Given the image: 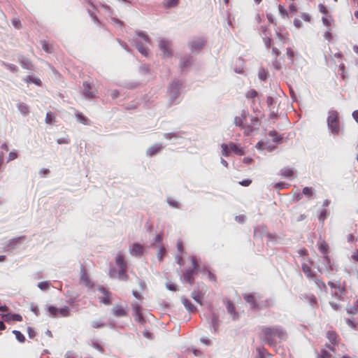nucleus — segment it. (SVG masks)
Returning a JSON list of instances; mask_svg holds the SVG:
<instances>
[{
    "mask_svg": "<svg viewBox=\"0 0 358 358\" xmlns=\"http://www.w3.org/2000/svg\"><path fill=\"white\" fill-rule=\"evenodd\" d=\"M278 10H279V13L281 15L282 17H283V18L288 17L287 11L286 10V9L282 6L279 5L278 6Z\"/></svg>",
    "mask_w": 358,
    "mask_h": 358,
    "instance_id": "nucleus-48",
    "label": "nucleus"
},
{
    "mask_svg": "<svg viewBox=\"0 0 358 358\" xmlns=\"http://www.w3.org/2000/svg\"><path fill=\"white\" fill-rule=\"evenodd\" d=\"M251 182H252L251 180L245 179V180H243L239 182V184L243 185V186H245L246 187V186L250 185L251 184Z\"/></svg>",
    "mask_w": 358,
    "mask_h": 358,
    "instance_id": "nucleus-62",
    "label": "nucleus"
},
{
    "mask_svg": "<svg viewBox=\"0 0 358 358\" xmlns=\"http://www.w3.org/2000/svg\"><path fill=\"white\" fill-rule=\"evenodd\" d=\"M98 290L104 296L103 297H99L100 302L106 305H110L111 301L109 297L108 292L103 287L101 286L98 287Z\"/></svg>",
    "mask_w": 358,
    "mask_h": 358,
    "instance_id": "nucleus-16",
    "label": "nucleus"
},
{
    "mask_svg": "<svg viewBox=\"0 0 358 358\" xmlns=\"http://www.w3.org/2000/svg\"><path fill=\"white\" fill-rule=\"evenodd\" d=\"M178 136H177L176 134L175 133H165L164 134V138L167 139V140H171L172 138H178Z\"/></svg>",
    "mask_w": 358,
    "mask_h": 358,
    "instance_id": "nucleus-51",
    "label": "nucleus"
},
{
    "mask_svg": "<svg viewBox=\"0 0 358 358\" xmlns=\"http://www.w3.org/2000/svg\"><path fill=\"white\" fill-rule=\"evenodd\" d=\"M324 38L328 41H330L331 39V34L330 33V29H328V30L324 34Z\"/></svg>",
    "mask_w": 358,
    "mask_h": 358,
    "instance_id": "nucleus-64",
    "label": "nucleus"
},
{
    "mask_svg": "<svg viewBox=\"0 0 358 358\" xmlns=\"http://www.w3.org/2000/svg\"><path fill=\"white\" fill-rule=\"evenodd\" d=\"M17 157L16 152H10L8 155V162L12 161Z\"/></svg>",
    "mask_w": 358,
    "mask_h": 358,
    "instance_id": "nucleus-57",
    "label": "nucleus"
},
{
    "mask_svg": "<svg viewBox=\"0 0 358 358\" xmlns=\"http://www.w3.org/2000/svg\"><path fill=\"white\" fill-rule=\"evenodd\" d=\"M115 263L120 268H127V264L124 259V257L121 253L117 254L115 257Z\"/></svg>",
    "mask_w": 358,
    "mask_h": 358,
    "instance_id": "nucleus-19",
    "label": "nucleus"
},
{
    "mask_svg": "<svg viewBox=\"0 0 358 358\" xmlns=\"http://www.w3.org/2000/svg\"><path fill=\"white\" fill-rule=\"evenodd\" d=\"M334 265L331 262L329 257L325 255L323 257L321 268H319L320 272H324L327 274H330L333 271H334Z\"/></svg>",
    "mask_w": 358,
    "mask_h": 358,
    "instance_id": "nucleus-8",
    "label": "nucleus"
},
{
    "mask_svg": "<svg viewBox=\"0 0 358 358\" xmlns=\"http://www.w3.org/2000/svg\"><path fill=\"white\" fill-rule=\"evenodd\" d=\"M322 20L324 26L329 27L331 25V18L330 16H323Z\"/></svg>",
    "mask_w": 358,
    "mask_h": 358,
    "instance_id": "nucleus-47",
    "label": "nucleus"
},
{
    "mask_svg": "<svg viewBox=\"0 0 358 358\" xmlns=\"http://www.w3.org/2000/svg\"><path fill=\"white\" fill-rule=\"evenodd\" d=\"M131 306L134 313L138 314L141 313V306L138 303H133Z\"/></svg>",
    "mask_w": 358,
    "mask_h": 358,
    "instance_id": "nucleus-55",
    "label": "nucleus"
},
{
    "mask_svg": "<svg viewBox=\"0 0 358 358\" xmlns=\"http://www.w3.org/2000/svg\"><path fill=\"white\" fill-rule=\"evenodd\" d=\"M164 148L161 143H155L148 148L146 150V155L148 157H153L159 152Z\"/></svg>",
    "mask_w": 358,
    "mask_h": 358,
    "instance_id": "nucleus-13",
    "label": "nucleus"
},
{
    "mask_svg": "<svg viewBox=\"0 0 358 358\" xmlns=\"http://www.w3.org/2000/svg\"><path fill=\"white\" fill-rule=\"evenodd\" d=\"M347 312L350 315H355L358 313V300L355 304L347 307Z\"/></svg>",
    "mask_w": 358,
    "mask_h": 358,
    "instance_id": "nucleus-29",
    "label": "nucleus"
},
{
    "mask_svg": "<svg viewBox=\"0 0 358 358\" xmlns=\"http://www.w3.org/2000/svg\"><path fill=\"white\" fill-rule=\"evenodd\" d=\"M12 24L17 29L20 28V21L17 18H14L12 20Z\"/></svg>",
    "mask_w": 358,
    "mask_h": 358,
    "instance_id": "nucleus-58",
    "label": "nucleus"
},
{
    "mask_svg": "<svg viewBox=\"0 0 358 358\" xmlns=\"http://www.w3.org/2000/svg\"><path fill=\"white\" fill-rule=\"evenodd\" d=\"M17 108L19 110V112L23 115V116H27L29 113V107L27 104H25L24 103H18L17 104Z\"/></svg>",
    "mask_w": 358,
    "mask_h": 358,
    "instance_id": "nucleus-22",
    "label": "nucleus"
},
{
    "mask_svg": "<svg viewBox=\"0 0 358 358\" xmlns=\"http://www.w3.org/2000/svg\"><path fill=\"white\" fill-rule=\"evenodd\" d=\"M327 126L334 135H337L340 131V124L338 120V114L335 110H330L327 117Z\"/></svg>",
    "mask_w": 358,
    "mask_h": 358,
    "instance_id": "nucleus-2",
    "label": "nucleus"
},
{
    "mask_svg": "<svg viewBox=\"0 0 358 358\" xmlns=\"http://www.w3.org/2000/svg\"><path fill=\"white\" fill-rule=\"evenodd\" d=\"M201 342L206 345H210L211 341L210 339L206 337L201 338L200 339Z\"/></svg>",
    "mask_w": 358,
    "mask_h": 358,
    "instance_id": "nucleus-60",
    "label": "nucleus"
},
{
    "mask_svg": "<svg viewBox=\"0 0 358 358\" xmlns=\"http://www.w3.org/2000/svg\"><path fill=\"white\" fill-rule=\"evenodd\" d=\"M205 44V40L203 38H193L189 42V47L192 52L201 50Z\"/></svg>",
    "mask_w": 358,
    "mask_h": 358,
    "instance_id": "nucleus-10",
    "label": "nucleus"
},
{
    "mask_svg": "<svg viewBox=\"0 0 358 358\" xmlns=\"http://www.w3.org/2000/svg\"><path fill=\"white\" fill-rule=\"evenodd\" d=\"M327 216V210H322L318 217L319 220L320 222H323L324 221V220L326 219Z\"/></svg>",
    "mask_w": 358,
    "mask_h": 358,
    "instance_id": "nucleus-53",
    "label": "nucleus"
},
{
    "mask_svg": "<svg viewBox=\"0 0 358 358\" xmlns=\"http://www.w3.org/2000/svg\"><path fill=\"white\" fill-rule=\"evenodd\" d=\"M318 358H331V354L325 350L321 351V355Z\"/></svg>",
    "mask_w": 358,
    "mask_h": 358,
    "instance_id": "nucleus-52",
    "label": "nucleus"
},
{
    "mask_svg": "<svg viewBox=\"0 0 358 358\" xmlns=\"http://www.w3.org/2000/svg\"><path fill=\"white\" fill-rule=\"evenodd\" d=\"M208 323L210 325V330L212 332L216 333L218 328V317L214 313L209 318H207Z\"/></svg>",
    "mask_w": 358,
    "mask_h": 358,
    "instance_id": "nucleus-15",
    "label": "nucleus"
},
{
    "mask_svg": "<svg viewBox=\"0 0 358 358\" xmlns=\"http://www.w3.org/2000/svg\"><path fill=\"white\" fill-rule=\"evenodd\" d=\"M90 325L92 328L99 329L106 327L107 324L103 321L102 319L94 320L90 322Z\"/></svg>",
    "mask_w": 358,
    "mask_h": 358,
    "instance_id": "nucleus-23",
    "label": "nucleus"
},
{
    "mask_svg": "<svg viewBox=\"0 0 358 358\" xmlns=\"http://www.w3.org/2000/svg\"><path fill=\"white\" fill-rule=\"evenodd\" d=\"M227 310L228 313L232 317V318L234 320L237 317V314L235 312L234 306L233 303L230 301H228L227 303Z\"/></svg>",
    "mask_w": 358,
    "mask_h": 358,
    "instance_id": "nucleus-24",
    "label": "nucleus"
},
{
    "mask_svg": "<svg viewBox=\"0 0 358 358\" xmlns=\"http://www.w3.org/2000/svg\"><path fill=\"white\" fill-rule=\"evenodd\" d=\"M244 299L248 303L252 308H259V305L257 303L255 296L252 294H245L244 295Z\"/></svg>",
    "mask_w": 358,
    "mask_h": 358,
    "instance_id": "nucleus-17",
    "label": "nucleus"
},
{
    "mask_svg": "<svg viewBox=\"0 0 358 358\" xmlns=\"http://www.w3.org/2000/svg\"><path fill=\"white\" fill-rule=\"evenodd\" d=\"M259 78L262 80H265L266 79V73L264 70H261L259 72Z\"/></svg>",
    "mask_w": 358,
    "mask_h": 358,
    "instance_id": "nucleus-56",
    "label": "nucleus"
},
{
    "mask_svg": "<svg viewBox=\"0 0 358 358\" xmlns=\"http://www.w3.org/2000/svg\"><path fill=\"white\" fill-rule=\"evenodd\" d=\"M302 270L305 275L310 279H313L315 281V283L319 287H324V289L327 288L326 285L321 280L317 279L314 275V273L312 272L311 268L310 266L308 264L303 263L302 264Z\"/></svg>",
    "mask_w": 358,
    "mask_h": 358,
    "instance_id": "nucleus-7",
    "label": "nucleus"
},
{
    "mask_svg": "<svg viewBox=\"0 0 358 358\" xmlns=\"http://www.w3.org/2000/svg\"><path fill=\"white\" fill-rule=\"evenodd\" d=\"M319 249L323 255H326L328 250V245L324 241H321L319 244Z\"/></svg>",
    "mask_w": 358,
    "mask_h": 358,
    "instance_id": "nucleus-38",
    "label": "nucleus"
},
{
    "mask_svg": "<svg viewBox=\"0 0 358 358\" xmlns=\"http://www.w3.org/2000/svg\"><path fill=\"white\" fill-rule=\"evenodd\" d=\"M303 195H305L310 199L315 193V190L312 187H306L303 189Z\"/></svg>",
    "mask_w": 358,
    "mask_h": 358,
    "instance_id": "nucleus-31",
    "label": "nucleus"
},
{
    "mask_svg": "<svg viewBox=\"0 0 358 358\" xmlns=\"http://www.w3.org/2000/svg\"><path fill=\"white\" fill-rule=\"evenodd\" d=\"M76 117L80 123L87 124V119L82 113H77Z\"/></svg>",
    "mask_w": 358,
    "mask_h": 358,
    "instance_id": "nucleus-40",
    "label": "nucleus"
},
{
    "mask_svg": "<svg viewBox=\"0 0 358 358\" xmlns=\"http://www.w3.org/2000/svg\"><path fill=\"white\" fill-rule=\"evenodd\" d=\"M263 338L268 345H272L286 338V333L280 327H264L262 329Z\"/></svg>",
    "mask_w": 358,
    "mask_h": 358,
    "instance_id": "nucleus-1",
    "label": "nucleus"
},
{
    "mask_svg": "<svg viewBox=\"0 0 358 358\" xmlns=\"http://www.w3.org/2000/svg\"><path fill=\"white\" fill-rule=\"evenodd\" d=\"M48 312L52 316L59 315L62 317H67L69 315V309L66 306L62 308H57L54 306H49Z\"/></svg>",
    "mask_w": 358,
    "mask_h": 358,
    "instance_id": "nucleus-9",
    "label": "nucleus"
},
{
    "mask_svg": "<svg viewBox=\"0 0 358 358\" xmlns=\"http://www.w3.org/2000/svg\"><path fill=\"white\" fill-rule=\"evenodd\" d=\"M127 268H120L118 272V279L120 280L126 281L127 280V275L126 273Z\"/></svg>",
    "mask_w": 358,
    "mask_h": 358,
    "instance_id": "nucleus-30",
    "label": "nucleus"
},
{
    "mask_svg": "<svg viewBox=\"0 0 358 358\" xmlns=\"http://www.w3.org/2000/svg\"><path fill=\"white\" fill-rule=\"evenodd\" d=\"M136 34L138 36H139L140 37H141L145 42L148 43H150V38L148 37V36L143 31H138L136 33Z\"/></svg>",
    "mask_w": 358,
    "mask_h": 358,
    "instance_id": "nucleus-49",
    "label": "nucleus"
},
{
    "mask_svg": "<svg viewBox=\"0 0 358 358\" xmlns=\"http://www.w3.org/2000/svg\"><path fill=\"white\" fill-rule=\"evenodd\" d=\"M129 252L132 256H141L143 252V247L138 243H134L129 247Z\"/></svg>",
    "mask_w": 358,
    "mask_h": 358,
    "instance_id": "nucleus-14",
    "label": "nucleus"
},
{
    "mask_svg": "<svg viewBox=\"0 0 358 358\" xmlns=\"http://www.w3.org/2000/svg\"><path fill=\"white\" fill-rule=\"evenodd\" d=\"M230 150L234 152L236 154L238 155H243V151L241 148H240L237 145H236L234 143H230L229 144Z\"/></svg>",
    "mask_w": 358,
    "mask_h": 358,
    "instance_id": "nucleus-33",
    "label": "nucleus"
},
{
    "mask_svg": "<svg viewBox=\"0 0 358 358\" xmlns=\"http://www.w3.org/2000/svg\"><path fill=\"white\" fill-rule=\"evenodd\" d=\"M294 24L297 29L301 28L303 25L302 22L299 19H295L294 20Z\"/></svg>",
    "mask_w": 358,
    "mask_h": 358,
    "instance_id": "nucleus-63",
    "label": "nucleus"
},
{
    "mask_svg": "<svg viewBox=\"0 0 358 358\" xmlns=\"http://www.w3.org/2000/svg\"><path fill=\"white\" fill-rule=\"evenodd\" d=\"M281 174L284 177L290 178L294 176V171L290 168H284L281 169Z\"/></svg>",
    "mask_w": 358,
    "mask_h": 358,
    "instance_id": "nucleus-32",
    "label": "nucleus"
},
{
    "mask_svg": "<svg viewBox=\"0 0 358 358\" xmlns=\"http://www.w3.org/2000/svg\"><path fill=\"white\" fill-rule=\"evenodd\" d=\"M26 81L29 83H33L37 85H40L41 83V81L39 78H34V77H31V76H27L26 78Z\"/></svg>",
    "mask_w": 358,
    "mask_h": 358,
    "instance_id": "nucleus-43",
    "label": "nucleus"
},
{
    "mask_svg": "<svg viewBox=\"0 0 358 358\" xmlns=\"http://www.w3.org/2000/svg\"><path fill=\"white\" fill-rule=\"evenodd\" d=\"M190 62V57H183L180 60V66L181 68H185L188 66L189 63Z\"/></svg>",
    "mask_w": 358,
    "mask_h": 358,
    "instance_id": "nucleus-46",
    "label": "nucleus"
},
{
    "mask_svg": "<svg viewBox=\"0 0 358 358\" xmlns=\"http://www.w3.org/2000/svg\"><path fill=\"white\" fill-rule=\"evenodd\" d=\"M37 287L42 291H46L50 287V284L48 281H43L38 282Z\"/></svg>",
    "mask_w": 358,
    "mask_h": 358,
    "instance_id": "nucleus-34",
    "label": "nucleus"
},
{
    "mask_svg": "<svg viewBox=\"0 0 358 358\" xmlns=\"http://www.w3.org/2000/svg\"><path fill=\"white\" fill-rule=\"evenodd\" d=\"M288 185L284 183V182H278L275 185V187L277 189H281L282 188H285L287 187Z\"/></svg>",
    "mask_w": 358,
    "mask_h": 358,
    "instance_id": "nucleus-59",
    "label": "nucleus"
},
{
    "mask_svg": "<svg viewBox=\"0 0 358 358\" xmlns=\"http://www.w3.org/2000/svg\"><path fill=\"white\" fill-rule=\"evenodd\" d=\"M268 135L273 138V141L278 143L281 141V138L277 134L275 131H271L268 133Z\"/></svg>",
    "mask_w": 358,
    "mask_h": 358,
    "instance_id": "nucleus-42",
    "label": "nucleus"
},
{
    "mask_svg": "<svg viewBox=\"0 0 358 358\" xmlns=\"http://www.w3.org/2000/svg\"><path fill=\"white\" fill-rule=\"evenodd\" d=\"M329 285L331 287V293L333 296L343 300V296L346 294L347 290L345 287L342 286L340 282H329Z\"/></svg>",
    "mask_w": 358,
    "mask_h": 358,
    "instance_id": "nucleus-4",
    "label": "nucleus"
},
{
    "mask_svg": "<svg viewBox=\"0 0 358 358\" xmlns=\"http://www.w3.org/2000/svg\"><path fill=\"white\" fill-rule=\"evenodd\" d=\"M301 18L304 20V21H306V22H310V15L308 13H303L301 14Z\"/></svg>",
    "mask_w": 358,
    "mask_h": 358,
    "instance_id": "nucleus-61",
    "label": "nucleus"
},
{
    "mask_svg": "<svg viewBox=\"0 0 358 358\" xmlns=\"http://www.w3.org/2000/svg\"><path fill=\"white\" fill-rule=\"evenodd\" d=\"M58 144H68L70 143V140L67 137H63L57 140Z\"/></svg>",
    "mask_w": 358,
    "mask_h": 358,
    "instance_id": "nucleus-54",
    "label": "nucleus"
},
{
    "mask_svg": "<svg viewBox=\"0 0 358 358\" xmlns=\"http://www.w3.org/2000/svg\"><path fill=\"white\" fill-rule=\"evenodd\" d=\"M136 43V48L137 50L144 56H147L148 55V50L145 47L143 46V45L140 42L138 41V40H136L135 41Z\"/></svg>",
    "mask_w": 358,
    "mask_h": 358,
    "instance_id": "nucleus-28",
    "label": "nucleus"
},
{
    "mask_svg": "<svg viewBox=\"0 0 358 358\" xmlns=\"http://www.w3.org/2000/svg\"><path fill=\"white\" fill-rule=\"evenodd\" d=\"M246 119L245 113L243 112L241 116L235 117L234 123L236 126L242 127L243 124V121Z\"/></svg>",
    "mask_w": 358,
    "mask_h": 358,
    "instance_id": "nucleus-25",
    "label": "nucleus"
},
{
    "mask_svg": "<svg viewBox=\"0 0 358 358\" xmlns=\"http://www.w3.org/2000/svg\"><path fill=\"white\" fill-rule=\"evenodd\" d=\"M3 65L7 69H8L9 71H10L12 72H15L17 71V67L15 65H13V64L3 62Z\"/></svg>",
    "mask_w": 358,
    "mask_h": 358,
    "instance_id": "nucleus-50",
    "label": "nucleus"
},
{
    "mask_svg": "<svg viewBox=\"0 0 358 358\" xmlns=\"http://www.w3.org/2000/svg\"><path fill=\"white\" fill-rule=\"evenodd\" d=\"M158 46L162 52L163 57H169L172 55L171 41L166 38H160L158 41Z\"/></svg>",
    "mask_w": 358,
    "mask_h": 358,
    "instance_id": "nucleus-6",
    "label": "nucleus"
},
{
    "mask_svg": "<svg viewBox=\"0 0 358 358\" xmlns=\"http://www.w3.org/2000/svg\"><path fill=\"white\" fill-rule=\"evenodd\" d=\"M158 249L159 250H158V252L157 254V257L161 261V260H162V259L165 255L166 250L163 246H159Z\"/></svg>",
    "mask_w": 358,
    "mask_h": 358,
    "instance_id": "nucleus-41",
    "label": "nucleus"
},
{
    "mask_svg": "<svg viewBox=\"0 0 358 358\" xmlns=\"http://www.w3.org/2000/svg\"><path fill=\"white\" fill-rule=\"evenodd\" d=\"M327 337L331 343L334 344L336 342L337 336L335 332H334V331L327 332Z\"/></svg>",
    "mask_w": 358,
    "mask_h": 358,
    "instance_id": "nucleus-35",
    "label": "nucleus"
},
{
    "mask_svg": "<svg viewBox=\"0 0 358 358\" xmlns=\"http://www.w3.org/2000/svg\"><path fill=\"white\" fill-rule=\"evenodd\" d=\"M24 239L25 238L24 236H20L10 239L7 245V250L10 251L15 250L23 243Z\"/></svg>",
    "mask_w": 358,
    "mask_h": 358,
    "instance_id": "nucleus-12",
    "label": "nucleus"
},
{
    "mask_svg": "<svg viewBox=\"0 0 358 358\" xmlns=\"http://www.w3.org/2000/svg\"><path fill=\"white\" fill-rule=\"evenodd\" d=\"M167 203L171 207H173V208H180L178 201H176L175 199H173V198H171V197L168 198L167 199Z\"/></svg>",
    "mask_w": 358,
    "mask_h": 358,
    "instance_id": "nucleus-44",
    "label": "nucleus"
},
{
    "mask_svg": "<svg viewBox=\"0 0 358 358\" xmlns=\"http://www.w3.org/2000/svg\"><path fill=\"white\" fill-rule=\"evenodd\" d=\"M256 148L258 149V150H265V149H267L268 150H272V149L274 148H271L270 146H266V144L264 143L263 141H260V142H258L257 144L256 145Z\"/></svg>",
    "mask_w": 358,
    "mask_h": 358,
    "instance_id": "nucleus-36",
    "label": "nucleus"
},
{
    "mask_svg": "<svg viewBox=\"0 0 358 358\" xmlns=\"http://www.w3.org/2000/svg\"><path fill=\"white\" fill-rule=\"evenodd\" d=\"M80 280L82 282H83L85 283V285L88 287H93V283L91 282V280H90L87 273L85 272V269H83L82 267H81V269H80Z\"/></svg>",
    "mask_w": 358,
    "mask_h": 358,
    "instance_id": "nucleus-18",
    "label": "nucleus"
},
{
    "mask_svg": "<svg viewBox=\"0 0 358 358\" xmlns=\"http://www.w3.org/2000/svg\"><path fill=\"white\" fill-rule=\"evenodd\" d=\"M192 298L194 299V300L195 301H196L199 304H201L202 295H201V294L200 292H193L192 293Z\"/></svg>",
    "mask_w": 358,
    "mask_h": 358,
    "instance_id": "nucleus-37",
    "label": "nucleus"
},
{
    "mask_svg": "<svg viewBox=\"0 0 358 358\" xmlns=\"http://www.w3.org/2000/svg\"><path fill=\"white\" fill-rule=\"evenodd\" d=\"M83 96L86 99H92L96 94V90L94 88V85H91L87 82H85L83 83Z\"/></svg>",
    "mask_w": 358,
    "mask_h": 358,
    "instance_id": "nucleus-11",
    "label": "nucleus"
},
{
    "mask_svg": "<svg viewBox=\"0 0 358 358\" xmlns=\"http://www.w3.org/2000/svg\"><path fill=\"white\" fill-rule=\"evenodd\" d=\"M13 333L15 335V338L19 342L23 343L24 341V336L20 331L13 330Z\"/></svg>",
    "mask_w": 358,
    "mask_h": 358,
    "instance_id": "nucleus-39",
    "label": "nucleus"
},
{
    "mask_svg": "<svg viewBox=\"0 0 358 358\" xmlns=\"http://www.w3.org/2000/svg\"><path fill=\"white\" fill-rule=\"evenodd\" d=\"M20 63L22 68L30 70L31 69L32 64L28 59L22 57L20 59Z\"/></svg>",
    "mask_w": 358,
    "mask_h": 358,
    "instance_id": "nucleus-27",
    "label": "nucleus"
},
{
    "mask_svg": "<svg viewBox=\"0 0 358 358\" xmlns=\"http://www.w3.org/2000/svg\"><path fill=\"white\" fill-rule=\"evenodd\" d=\"M182 303L189 312H194L196 310L195 307L187 299H182Z\"/></svg>",
    "mask_w": 358,
    "mask_h": 358,
    "instance_id": "nucleus-26",
    "label": "nucleus"
},
{
    "mask_svg": "<svg viewBox=\"0 0 358 358\" xmlns=\"http://www.w3.org/2000/svg\"><path fill=\"white\" fill-rule=\"evenodd\" d=\"M182 86L180 81H173L168 89L169 101L171 104H176L179 102L180 89Z\"/></svg>",
    "mask_w": 358,
    "mask_h": 358,
    "instance_id": "nucleus-3",
    "label": "nucleus"
},
{
    "mask_svg": "<svg viewBox=\"0 0 358 358\" xmlns=\"http://www.w3.org/2000/svg\"><path fill=\"white\" fill-rule=\"evenodd\" d=\"M222 147V155L225 156V157H227L229 155V145L227 144H222L221 145Z\"/></svg>",
    "mask_w": 358,
    "mask_h": 358,
    "instance_id": "nucleus-45",
    "label": "nucleus"
},
{
    "mask_svg": "<svg viewBox=\"0 0 358 358\" xmlns=\"http://www.w3.org/2000/svg\"><path fill=\"white\" fill-rule=\"evenodd\" d=\"M113 313L115 317H123L126 315L125 310L120 306L116 305L113 308Z\"/></svg>",
    "mask_w": 358,
    "mask_h": 358,
    "instance_id": "nucleus-20",
    "label": "nucleus"
},
{
    "mask_svg": "<svg viewBox=\"0 0 358 358\" xmlns=\"http://www.w3.org/2000/svg\"><path fill=\"white\" fill-rule=\"evenodd\" d=\"M2 317L6 321H10V320L22 321V317L18 314H10V313L5 314V315H2Z\"/></svg>",
    "mask_w": 358,
    "mask_h": 358,
    "instance_id": "nucleus-21",
    "label": "nucleus"
},
{
    "mask_svg": "<svg viewBox=\"0 0 358 358\" xmlns=\"http://www.w3.org/2000/svg\"><path fill=\"white\" fill-rule=\"evenodd\" d=\"M192 264L193 265L192 268L187 269L184 273V279L188 283L192 284L194 282V276L197 273L198 271V264L196 262V259L194 257H191Z\"/></svg>",
    "mask_w": 358,
    "mask_h": 358,
    "instance_id": "nucleus-5",
    "label": "nucleus"
}]
</instances>
